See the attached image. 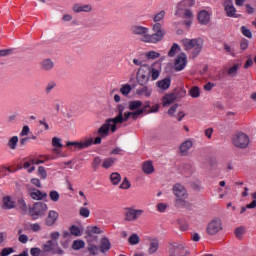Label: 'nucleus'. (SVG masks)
<instances>
[{"label":"nucleus","instance_id":"1","mask_svg":"<svg viewBox=\"0 0 256 256\" xmlns=\"http://www.w3.org/2000/svg\"><path fill=\"white\" fill-rule=\"evenodd\" d=\"M159 74V70L155 69L153 65L149 66L144 64V66L138 68L136 73V81L138 85L143 87V85H147V83H149V79H152V81H157V79H159Z\"/></svg>","mask_w":256,"mask_h":256},{"label":"nucleus","instance_id":"2","mask_svg":"<svg viewBox=\"0 0 256 256\" xmlns=\"http://www.w3.org/2000/svg\"><path fill=\"white\" fill-rule=\"evenodd\" d=\"M169 256H188L189 250L179 242H170L166 248Z\"/></svg>","mask_w":256,"mask_h":256},{"label":"nucleus","instance_id":"3","mask_svg":"<svg viewBox=\"0 0 256 256\" xmlns=\"http://www.w3.org/2000/svg\"><path fill=\"white\" fill-rule=\"evenodd\" d=\"M250 141L251 140L249 139V136L242 132H238L232 137V143L238 149H247L249 147Z\"/></svg>","mask_w":256,"mask_h":256},{"label":"nucleus","instance_id":"4","mask_svg":"<svg viewBox=\"0 0 256 256\" xmlns=\"http://www.w3.org/2000/svg\"><path fill=\"white\" fill-rule=\"evenodd\" d=\"M47 204L43 202L34 203L32 209L30 210V215L32 219L35 221L39 219V217H45V213L47 212Z\"/></svg>","mask_w":256,"mask_h":256},{"label":"nucleus","instance_id":"5","mask_svg":"<svg viewBox=\"0 0 256 256\" xmlns=\"http://www.w3.org/2000/svg\"><path fill=\"white\" fill-rule=\"evenodd\" d=\"M220 231H223V222L220 218L212 219L206 227L208 235H217Z\"/></svg>","mask_w":256,"mask_h":256},{"label":"nucleus","instance_id":"6","mask_svg":"<svg viewBox=\"0 0 256 256\" xmlns=\"http://www.w3.org/2000/svg\"><path fill=\"white\" fill-rule=\"evenodd\" d=\"M152 31L154 32L153 34H151L152 40L154 42V45H157V43L161 42V40L165 37V29H163V25H161V23L157 22L152 25Z\"/></svg>","mask_w":256,"mask_h":256},{"label":"nucleus","instance_id":"7","mask_svg":"<svg viewBox=\"0 0 256 256\" xmlns=\"http://www.w3.org/2000/svg\"><path fill=\"white\" fill-rule=\"evenodd\" d=\"M143 213L144 211L140 209L125 208L124 219L130 223H133V221H137V219H139Z\"/></svg>","mask_w":256,"mask_h":256},{"label":"nucleus","instance_id":"8","mask_svg":"<svg viewBox=\"0 0 256 256\" xmlns=\"http://www.w3.org/2000/svg\"><path fill=\"white\" fill-rule=\"evenodd\" d=\"M116 111L118 115L115 118H110L111 120H113L112 133H115V131H117V124L123 123V111H125V105L118 104L116 107Z\"/></svg>","mask_w":256,"mask_h":256},{"label":"nucleus","instance_id":"9","mask_svg":"<svg viewBox=\"0 0 256 256\" xmlns=\"http://www.w3.org/2000/svg\"><path fill=\"white\" fill-rule=\"evenodd\" d=\"M172 193L176 197V199H189V193H187V189H185V186H183L182 184H175L172 188Z\"/></svg>","mask_w":256,"mask_h":256},{"label":"nucleus","instance_id":"10","mask_svg":"<svg viewBox=\"0 0 256 256\" xmlns=\"http://www.w3.org/2000/svg\"><path fill=\"white\" fill-rule=\"evenodd\" d=\"M93 145V138L85 139L82 142H66V147H74V149H87Z\"/></svg>","mask_w":256,"mask_h":256},{"label":"nucleus","instance_id":"11","mask_svg":"<svg viewBox=\"0 0 256 256\" xmlns=\"http://www.w3.org/2000/svg\"><path fill=\"white\" fill-rule=\"evenodd\" d=\"M113 120L111 118L107 119L106 122L97 130V135L100 137H108L109 131H113Z\"/></svg>","mask_w":256,"mask_h":256},{"label":"nucleus","instance_id":"12","mask_svg":"<svg viewBox=\"0 0 256 256\" xmlns=\"http://www.w3.org/2000/svg\"><path fill=\"white\" fill-rule=\"evenodd\" d=\"M185 65H187V55L185 53L179 54L174 62L175 71H183L185 69Z\"/></svg>","mask_w":256,"mask_h":256},{"label":"nucleus","instance_id":"13","mask_svg":"<svg viewBox=\"0 0 256 256\" xmlns=\"http://www.w3.org/2000/svg\"><path fill=\"white\" fill-rule=\"evenodd\" d=\"M224 8H225L226 15L228 17H234L235 19L239 17V14H237V9H235V6L233 5V1L226 0L224 3Z\"/></svg>","mask_w":256,"mask_h":256},{"label":"nucleus","instance_id":"14","mask_svg":"<svg viewBox=\"0 0 256 256\" xmlns=\"http://www.w3.org/2000/svg\"><path fill=\"white\" fill-rule=\"evenodd\" d=\"M189 198H175L174 199V207L176 209H191V202L188 200Z\"/></svg>","mask_w":256,"mask_h":256},{"label":"nucleus","instance_id":"15","mask_svg":"<svg viewBox=\"0 0 256 256\" xmlns=\"http://www.w3.org/2000/svg\"><path fill=\"white\" fill-rule=\"evenodd\" d=\"M28 195L31 197V199H34L35 201H42V199H45L47 197V193L41 192V190L37 188H30L28 190Z\"/></svg>","mask_w":256,"mask_h":256},{"label":"nucleus","instance_id":"16","mask_svg":"<svg viewBox=\"0 0 256 256\" xmlns=\"http://www.w3.org/2000/svg\"><path fill=\"white\" fill-rule=\"evenodd\" d=\"M136 95H138V97L149 98V97H151V95H153V88L151 86L145 84L136 90Z\"/></svg>","mask_w":256,"mask_h":256},{"label":"nucleus","instance_id":"17","mask_svg":"<svg viewBox=\"0 0 256 256\" xmlns=\"http://www.w3.org/2000/svg\"><path fill=\"white\" fill-rule=\"evenodd\" d=\"M72 10L74 13H91L93 6L91 4H74Z\"/></svg>","mask_w":256,"mask_h":256},{"label":"nucleus","instance_id":"18","mask_svg":"<svg viewBox=\"0 0 256 256\" xmlns=\"http://www.w3.org/2000/svg\"><path fill=\"white\" fill-rule=\"evenodd\" d=\"M149 31H150L149 28H146L143 30V32L138 34L137 37H139V40L142 43H149V44L154 45L153 36L151 35V33H149Z\"/></svg>","mask_w":256,"mask_h":256},{"label":"nucleus","instance_id":"19","mask_svg":"<svg viewBox=\"0 0 256 256\" xmlns=\"http://www.w3.org/2000/svg\"><path fill=\"white\" fill-rule=\"evenodd\" d=\"M143 115V110H136L134 112H126L124 113V116L122 114V123H125V121H129V117H132L133 121H137L139 117Z\"/></svg>","mask_w":256,"mask_h":256},{"label":"nucleus","instance_id":"20","mask_svg":"<svg viewBox=\"0 0 256 256\" xmlns=\"http://www.w3.org/2000/svg\"><path fill=\"white\" fill-rule=\"evenodd\" d=\"M57 219H59V213L55 210H50L45 223L48 227H53L57 223Z\"/></svg>","mask_w":256,"mask_h":256},{"label":"nucleus","instance_id":"21","mask_svg":"<svg viewBox=\"0 0 256 256\" xmlns=\"http://www.w3.org/2000/svg\"><path fill=\"white\" fill-rule=\"evenodd\" d=\"M203 38H196L193 40V57H197L203 51Z\"/></svg>","mask_w":256,"mask_h":256},{"label":"nucleus","instance_id":"22","mask_svg":"<svg viewBox=\"0 0 256 256\" xmlns=\"http://www.w3.org/2000/svg\"><path fill=\"white\" fill-rule=\"evenodd\" d=\"M198 21L201 25H209L211 14L207 10H202L198 13Z\"/></svg>","mask_w":256,"mask_h":256},{"label":"nucleus","instance_id":"23","mask_svg":"<svg viewBox=\"0 0 256 256\" xmlns=\"http://www.w3.org/2000/svg\"><path fill=\"white\" fill-rule=\"evenodd\" d=\"M16 205L17 204L15 203V200H13V197H11V196L3 197V199H2V208L3 209H7V210L15 209Z\"/></svg>","mask_w":256,"mask_h":256},{"label":"nucleus","instance_id":"24","mask_svg":"<svg viewBox=\"0 0 256 256\" xmlns=\"http://www.w3.org/2000/svg\"><path fill=\"white\" fill-rule=\"evenodd\" d=\"M141 107H143V102L141 100H132L128 102V109L131 112L141 111Z\"/></svg>","mask_w":256,"mask_h":256},{"label":"nucleus","instance_id":"25","mask_svg":"<svg viewBox=\"0 0 256 256\" xmlns=\"http://www.w3.org/2000/svg\"><path fill=\"white\" fill-rule=\"evenodd\" d=\"M193 147V141L186 140L180 145V153L182 156H186L189 153V149Z\"/></svg>","mask_w":256,"mask_h":256},{"label":"nucleus","instance_id":"26","mask_svg":"<svg viewBox=\"0 0 256 256\" xmlns=\"http://www.w3.org/2000/svg\"><path fill=\"white\" fill-rule=\"evenodd\" d=\"M99 249L101 253H107V251L111 249V242L109 241V238L107 237L101 238Z\"/></svg>","mask_w":256,"mask_h":256},{"label":"nucleus","instance_id":"27","mask_svg":"<svg viewBox=\"0 0 256 256\" xmlns=\"http://www.w3.org/2000/svg\"><path fill=\"white\" fill-rule=\"evenodd\" d=\"M177 99H178V96L176 94H167L163 98V106L167 107V105H171V103H175Z\"/></svg>","mask_w":256,"mask_h":256},{"label":"nucleus","instance_id":"28","mask_svg":"<svg viewBox=\"0 0 256 256\" xmlns=\"http://www.w3.org/2000/svg\"><path fill=\"white\" fill-rule=\"evenodd\" d=\"M142 170L146 175H151L152 173H155V167H153V162H144Z\"/></svg>","mask_w":256,"mask_h":256},{"label":"nucleus","instance_id":"29","mask_svg":"<svg viewBox=\"0 0 256 256\" xmlns=\"http://www.w3.org/2000/svg\"><path fill=\"white\" fill-rule=\"evenodd\" d=\"M41 67L43 71H51V69L55 67V63L53 62V60L48 58L41 62Z\"/></svg>","mask_w":256,"mask_h":256},{"label":"nucleus","instance_id":"30","mask_svg":"<svg viewBox=\"0 0 256 256\" xmlns=\"http://www.w3.org/2000/svg\"><path fill=\"white\" fill-rule=\"evenodd\" d=\"M159 249V240L158 239H152L150 241V246H149V249H148V253L150 255H153L154 253H157Z\"/></svg>","mask_w":256,"mask_h":256},{"label":"nucleus","instance_id":"31","mask_svg":"<svg viewBox=\"0 0 256 256\" xmlns=\"http://www.w3.org/2000/svg\"><path fill=\"white\" fill-rule=\"evenodd\" d=\"M157 87H159V89H163V91H166V89H169V87H171V79L164 78V79L158 81Z\"/></svg>","mask_w":256,"mask_h":256},{"label":"nucleus","instance_id":"32","mask_svg":"<svg viewBox=\"0 0 256 256\" xmlns=\"http://www.w3.org/2000/svg\"><path fill=\"white\" fill-rule=\"evenodd\" d=\"M147 27L141 26V25H137L134 24L130 27V32L132 33V35H135L136 37L138 35H140L141 33H143L144 29H146Z\"/></svg>","mask_w":256,"mask_h":256},{"label":"nucleus","instance_id":"33","mask_svg":"<svg viewBox=\"0 0 256 256\" xmlns=\"http://www.w3.org/2000/svg\"><path fill=\"white\" fill-rule=\"evenodd\" d=\"M19 143V137L13 136L8 140L7 146L9 149L15 150L17 149V144Z\"/></svg>","mask_w":256,"mask_h":256},{"label":"nucleus","instance_id":"34","mask_svg":"<svg viewBox=\"0 0 256 256\" xmlns=\"http://www.w3.org/2000/svg\"><path fill=\"white\" fill-rule=\"evenodd\" d=\"M131 91H133L131 84H124L120 88V93L123 94L124 97H127Z\"/></svg>","mask_w":256,"mask_h":256},{"label":"nucleus","instance_id":"35","mask_svg":"<svg viewBox=\"0 0 256 256\" xmlns=\"http://www.w3.org/2000/svg\"><path fill=\"white\" fill-rule=\"evenodd\" d=\"M115 161H116L115 158H112V157L106 158L103 161L102 167L104 169H109V168L113 167V165H115Z\"/></svg>","mask_w":256,"mask_h":256},{"label":"nucleus","instance_id":"36","mask_svg":"<svg viewBox=\"0 0 256 256\" xmlns=\"http://www.w3.org/2000/svg\"><path fill=\"white\" fill-rule=\"evenodd\" d=\"M179 51H181V47L179 46V44L174 43L168 52V57H175V55H177Z\"/></svg>","mask_w":256,"mask_h":256},{"label":"nucleus","instance_id":"37","mask_svg":"<svg viewBox=\"0 0 256 256\" xmlns=\"http://www.w3.org/2000/svg\"><path fill=\"white\" fill-rule=\"evenodd\" d=\"M110 180L113 185H119L121 182V174L114 172L110 175Z\"/></svg>","mask_w":256,"mask_h":256},{"label":"nucleus","instance_id":"38","mask_svg":"<svg viewBox=\"0 0 256 256\" xmlns=\"http://www.w3.org/2000/svg\"><path fill=\"white\" fill-rule=\"evenodd\" d=\"M85 248V241L83 240H75L72 244V249L74 251H79V249H84Z\"/></svg>","mask_w":256,"mask_h":256},{"label":"nucleus","instance_id":"39","mask_svg":"<svg viewBox=\"0 0 256 256\" xmlns=\"http://www.w3.org/2000/svg\"><path fill=\"white\" fill-rule=\"evenodd\" d=\"M55 245H57V244L55 243V241L50 240V241H47V242L44 244L43 249H44V251H46V252L53 251V250L55 249Z\"/></svg>","mask_w":256,"mask_h":256},{"label":"nucleus","instance_id":"40","mask_svg":"<svg viewBox=\"0 0 256 256\" xmlns=\"http://www.w3.org/2000/svg\"><path fill=\"white\" fill-rule=\"evenodd\" d=\"M182 45L186 51H191V49H193V39H183Z\"/></svg>","mask_w":256,"mask_h":256},{"label":"nucleus","instance_id":"41","mask_svg":"<svg viewBox=\"0 0 256 256\" xmlns=\"http://www.w3.org/2000/svg\"><path fill=\"white\" fill-rule=\"evenodd\" d=\"M141 241V238H139V235L137 234H132L129 239H128V242L131 244V245H139Z\"/></svg>","mask_w":256,"mask_h":256},{"label":"nucleus","instance_id":"42","mask_svg":"<svg viewBox=\"0 0 256 256\" xmlns=\"http://www.w3.org/2000/svg\"><path fill=\"white\" fill-rule=\"evenodd\" d=\"M238 71H239V66H238V64H235L228 69V75L230 77H237Z\"/></svg>","mask_w":256,"mask_h":256},{"label":"nucleus","instance_id":"43","mask_svg":"<svg viewBox=\"0 0 256 256\" xmlns=\"http://www.w3.org/2000/svg\"><path fill=\"white\" fill-rule=\"evenodd\" d=\"M146 59H159L161 57V53L155 51H149L145 54Z\"/></svg>","mask_w":256,"mask_h":256},{"label":"nucleus","instance_id":"44","mask_svg":"<svg viewBox=\"0 0 256 256\" xmlns=\"http://www.w3.org/2000/svg\"><path fill=\"white\" fill-rule=\"evenodd\" d=\"M165 19V10L160 11L153 18L154 23H159V21H163Z\"/></svg>","mask_w":256,"mask_h":256},{"label":"nucleus","instance_id":"45","mask_svg":"<svg viewBox=\"0 0 256 256\" xmlns=\"http://www.w3.org/2000/svg\"><path fill=\"white\" fill-rule=\"evenodd\" d=\"M87 249H88L90 255H98L99 254V247H97V245L89 244Z\"/></svg>","mask_w":256,"mask_h":256},{"label":"nucleus","instance_id":"46","mask_svg":"<svg viewBox=\"0 0 256 256\" xmlns=\"http://www.w3.org/2000/svg\"><path fill=\"white\" fill-rule=\"evenodd\" d=\"M70 234L74 235V237H80L81 235V229L79 227L72 225L70 227Z\"/></svg>","mask_w":256,"mask_h":256},{"label":"nucleus","instance_id":"47","mask_svg":"<svg viewBox=\"0 0 256 256\" xmlns=\"http://www.w3.org/2000/svg\"><path fill=\"white\" fill-rule=\"evenodd\" d=\"M99 165H101V158L99 156H97L92 161V169H93V171H97V169H99Z\"/></svg>","mask_w":256,"mask_h":256},{"label":"nucleus","instance_id":"48","mask_svg":"<svg viewBox=\"0 0 256 256\" xmlns=\"http://www.w3.org/2000/svg\"><path fill=\"white\" fill-rule=\"evenodd\" d=\"M241 31L244 37H248V39H251L253 37V33L246 26H242Z\"/></svg>","mask_w":256,"mask_h":256},{"label":"nucleus","instance_id":"49","mask_svg":"<svg viewBox=\"0 0 256 256\" xmlns=\"http://www.w3.org/2000/svg\"><path fill=\"white\" fill-rule=\"evenodd\" d=\"M49 197L51 201H53L54 203H57V201H59V192L52 190L49 193Z\"/></svg>","mask_w":256,"mask_h":256},{"label":"nucleus","instance_id":"50","mask_svg":"<svg viewBox=\"0 0 256 256\" xmlns=\"http://www.w3.org/2000/svg\"><path fill=\"white\" fill-rule=\"evenodd\" d=\"M52 146L57 147L58 149H61V147H63V144H61V138L53 137L52 138Z\"/></svg>","mask_w":256,"mask_h":256},{"label":"nucleus","instance_id":"51","mask_svg":"<svg viewBox=\"0 0 256 256\" xmlns=\"http://www.w3.org/2000/svg\"><path fill=\"white\" fill-rule=\"evenodd\" d=\"M235 235L238 239H241L245 235V227H238L235 229Z\"/></svg>","mask_w":256,"mask_h":256},{"label":"nucleus","instance_id":"52","mask_svg":"<svg viewBox=\"0 0 256 256\" xmlns=\"http://www.w3.org/2000/svg\"><path fill=\"white\" fill-rule=\"evenodd\" d=\"M79 214L81 215V217H89V215H91V211H89L88 208H85V207H81L80 210H79Z\"/></svg>","mask_w":256,"mask_h":256},{"label":"nucleus","instance_id":"53","mask_svg":"<svg viewBox=\"0 0 256 256\" xmlns=\"http://www.w3.org/2000/svg\"><path fill=\"white\" fill-rule=\"evenodd\" d=\"M38 175L41 177V179H47V171L45 170V167H38Z\"/></svg>","mask_w":256,"mask_h":256},{"label":"nucleus","instance_id":"54","mask_svg":"<svg viewBox=\"0 0 256 256\" xmlns=\"http://www.w3.org/2000/svg\"><path fill=\"white\" fill-rule=\"evenodd\" d=\"M224 51L228 53V55H232V57H235V50L229 46V44H224Z\"/></svg>","mask_w":256,"mask_h":256},{"label":"nucleus","instance_id":"55","mask_svg":"<svg viewBox=\"0 0 256 256\" xmlns=\"http://www.w3.org/2000/svg\"><path fill=\"white\" fill-rule=\"evenodd\" d=\"M120 189H131V182H129V179L124 178L123 182L120 185Z\"/></svg>","mask_w":256,"mask_h":256},{"label":"nucleus","instance_id":"56","mask_svg":"<svg viewBox=\"0 0 256 256\" xmlns=\"http://www.w3.org/2000/svg\"><path fill=\"white\" fill-rule=\"evenodd\" d=\"M55 87H57V84L55 82H49L45 89L47 95H49V93H51V91H53V89H55Z\"/></svg>","mask_w":256,"mask_h":256},{"label":"nucleus","instance_id":"57","mask_svg":"<svg viewBox=\"0 0 256 256\" xmlns=\"http://www.w3.org/2000/svg\"><path fill=\"white\" fill-rule=\"evenodd\" d=\"M11 253H15V250L13 248H3L1 251V256H9Z\"/></svg>","mask_w":256,"mask_h":256},{"label":"nucleus","instance_id":"58","mask_svg":"<svg viewBox=\"0 0 256 256\" xmlns=\"http://www.w3.org/2000/svg\"><path fill=\"white\" fill-rule=\"evenodd\" d=\"M13 54V49L0 50V57H8V55Z\"/></svg>","mask_w":256,"mask_h":256},{"label":"nucleus","instance_id":"59","mask_svg":"<svg viewBox=\"0 0 256 256\" xmlns=\"http://www.w3.org/2000/svg\"><path fill=\"white\" fill-rule=\"evenodd\" d=\"M247 47H249V40L242 39L240 42V49H242V51H245V49H247Z\"/></svg>","mask_w":256,"mask_h":256},{"label":"nucleus","instance_id":"60","mask_svg":"<svg viewBox=\"0 0 256 256\" xmlns=\"http://www.w3.org/2000/svg\"><path fill=\"white\" fill-rule=\"evenodd\" d=\"M18 205L22 211H27V203H25V200L23 198L18 200Z\"/></svg>","mask_w":256,"mask_h":256},{"label":"nucleus","instance_id":"61","mask_svg":"<svg viewBox=\"0 0 256 256\" xmlns=\"http://www.w3.org/2000/svg\"><path fill=\"white\" fill-rule=\"evenodd\" d=\"M90 233H94L96 235H101V233H103V231L101 230V228L97 227V226H93L90 228Z\"/></svg>","mask_w":256,"mask_h":256},{"label":"nucleus","instance_id":"62","mask_svg":"<svg viewBox=\"0 0 256 256\" xmlns=\"http://www.w3.org/2000/svg\"><path fill=\"white\" fill-rule=\"evenodd\" d=\"M31 183H32V185H35V187H38V189H42V187H43L41 185V180H39L38 178H32Z\"/></svg>","mask_w":256,"mask_h":256},{"label":"nucleus","instance_id":"63","mask_svg":"<svg viewBox=\"0 0 256 256\" xmlns=\"http://www.w3.org/2000/svg\"><path fill=\"white\" fill-rule=\"evenodd\" d=\"M157 209L160 213H165V211L167 210V204L165 203H159L157 205Z\"/></svg>","mask_w":256,"mask_h":256},{"label":"nucleus","instance_id":"64","mask_svg":"<svg viewBox=\"0 0 256 256\" xmlns=\"http://www.w3.org/2000/svg\"><path fill=\"white\" fill-rule=\"evenodd\" d=\"M30 254L32 256H39V255H41V249H39V248H31Z\"/></svg>","mask_w":256,"mask_h":256}]
</instances>
